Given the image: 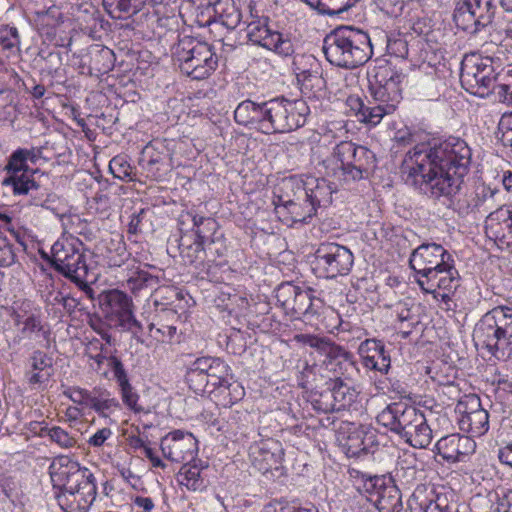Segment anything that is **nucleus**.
<instances>
[{"label": "nucleus", "instance_id": "obj_1", "mask_svg": "<svg viewBox=\"0 0 512 512\" xmlns=\"http://www.w3.org/2000/svg\"><path fill=\"white\" fill-rule=\"evenodd\" d=\"M409 178L420 191L454 211L461 212L463 178L471 162V150L465 141L450 138L429 147H416L409 156Z\"/></svg>", "mask_w": 512, "mask_h": 512}, {"label": "nucleus", "instance_id": "obj_2", "mask_svg": "<svg viewBox=\"0 0 512 512\" xmlns=\"http://www.w3.org/2000/svg\"><path fill=\"white\" fill-rule=\"evenodd\" d=\"M49 474L57 502L63 512H87L97 496L93 473L68 456L56 457L49 466Z\"/></svg>", "mask_w": 512, "mask_h": 512}, {"label": "nucleus", "instance_id": "obj_3", "mask_svg": "<svg viewBox=\"0 0 512 512\" xmlns=\"http://www.w3.org/2000/svg\"><path fill=\"white\" fill-rule=\"evenodd\" d=\"M323 53L333 66L352 70L366 64L373 56L369 34L354 26H339L323 40Z\"/></svg>", "mask_w": 512, "mask_h": 512}, {"label": "nucleus", "instance_id": "obj_4", "mask_svg": "<svg viewBox=\"0 0 512 512\" xmlns=\"http://www.w3.org/2000/svg\"><path fill=\"white\" fill-rule=\"evenodd\" d=\"M376 420L412 447L426 448L432 441V430L424 413L413 405L393 402L377 415Z\"/></svg>", "mask_w": 512, "mask_h": 512}, {"label": "nucleus", "instance_id": "obj_5", "mask_svg": "<svg viewBox=\"0 0 512 512\" xmlns=\"http://www.w3.org/2000/svg\"><path fill=\"white\" fill-rule=\"evenodd\" d=\"M320 165L327 176H338L345 182L368 178L376 168L375 154L365 146L341 141Z\"/></svg>", "mask_w": 512, "mask_h": 512}, {"label": "nucleus", "instance_id": "obj_6", "mask_svg": "<svg viewBox=\"0 0 512 512\" xmlns=\"http://www.w3.org/2000/svg\"><path fill=\"white\" fill-rule=\"evenodd\" d=\"M473 337L491 355L512 358V306L499 305L486 312L475 325Z\"/></svg>", "mask_w": 512, "mask_h": 512}, {"label": "nucleus", "instance_id": "obj_7", "mask_svg": "<svg viewBox=\"0 0 512 512\" xmlns=\"http://www.w3.org/2000/svg\"><path fill=\"white\" fill-rule=\"evenodd\" d=\"M172 56L180 71L194 80L208 78L218 66L213 47L188 35L179 37L172 47Z\"/></svg>", "mask_w": 512, "mask_h": 512}, {"label": "nucleus", "instance_id": "obj_8", "mask_svg": "<svg viewBox=\"0 0 512 512\" xmlns=\"http://www.w3.org/2000/svg\"><path fill=\"white\" fill-rule=\"evenodd\" d=\"M310 108L302 99L275 97L266 101L265 134L287 133L305 125Z\"/></svg>", "mask_w": 512, "mask_h": 512}, {"label": "nucleus", "instance_id": "obj_9", "mask_svg": "<svg viewBox=\"0 0 512 512\" xmlns=\"http://www.w3.org/2000/svg\"><path fill=\"white\" fill-rule=\"evenodd\" d=\"M231 371L229 365L222 359L202 356L192 361L185 371V381L194 393L201 396L216 394L221 383H227Z\"/></svg>", "mask_w": 512, "mask_h": 512}, {"label": "nucleus", "instance_id": "obj_10", "mask_svg": "<svg viewBox=\"0 0 512 512\" xmlns=\"http://www.w3.org/2000/svg\"><path fill=\"white\" fill-rule=\"evenodd\" d=\"M99 306L108 325L122 331L130 332L138 341L143 333V325L135 318L134 304L125 292L112 289L102 292Z\"/></svg>", "mask_w": 512, "mask_h": 512}, {"label": "nucleus", "instance_id": "obj_11", "mask_svg": "<svg viewBox=\"0 0 512 512\" xmlns=\"http://www.w3.org/2000/svg\"><path fill=\"white\" fill-rule=\"evenodd\" d=\"M460 82L466 91L475 96H488L493 89L498 87L499 94L503 97L500 71H495L493 60L490 57L475 55L465 57L461 63Z\"/></svg>", "mask_w": 512, "mask_h": 512}, {"label": "nucleus", "instance_id": "obj_12", "mask_svg": "<svg viewBox=\"0 0 512 512\" xmlns=\"http://www.w3.org/2000/svg\"><path fill=\"white\" fill-rule=\"evenodd\" d=\"M52 267L70 279L93 299V289L85 281L88 272L85 255L74 244L55 243L52 247Z\"/></svg>", "mask_w": 512, "mask_h": 512}, {"label": "nucleus", "instance_id": "obj_13", "mask_svg": "<svg viewBox=\"0 0 512 512\" xmlns=\"http://www.w3.org/2000/svg\"><path fill=\"white\" fill-rule=\"evenodd\" d=\"M360 491L366 494L368 501L373 503L379 512H401V492L393 478L389 475H369L361 473Z\"/></svg>", "mask_w": 512, "mask_h": 512}, {"label": "nucleus", "instance_id": "obj_14", "mask_svg": "<svg viewBox=\"0 0 512 512\" xmlns=\"http://www.w3.org/2000/svg\"><path fill=\"white\" fill-rule=\"evenodd\" d=\"M496 11L493 0H458L453 20L458 28L476 34L492 24Z\"/></svg>", "mask_w": 512, "mask_h": 512}, {"label": "nucleus", "instance_id": "obj_15", "mask_svg": "<svg viewBox=\"0 0 512 512\" xmlns=\"http://www.w3.org/2000/svg\"><path fill=\"white\" fill-rule=\"evenodd\" d=\"M245 23L247 37L253 44L274 51L283 57L290 56L294 53V47L290 38L271 29L268 24V17L256 16L251 10Z\"/></svg>", "mask_w": 512, "mask_h": 512}, {"label": "nucleus", "instance_id": "obj_16", "mask_svg": "<svg viewBox=\"0 0 512 512\" xmlns=\"http://www.w3.org/2000/svg\"><path fill=\"white\" fill-rule=\"evenodd\" d=\"M283 189L286 192L277 196V200L274 201L277 213H281V209L286 210L293 222L304 223L316 215L317 211L307 196L302 180L296 178L284 180Z\"/></svg>", "mask_w": 512, "mask_h": 512}, {"label": "nucleus", "instance_id": "obj_17", "mask_svg": "<svg viewBox=\"0 0 512 512\" xmlns=\"http://www.w3.org/2000/svg\"><path fill=\"white\" fill-rule=\"evenodd\" d=\"M354 263L353 253L346 246L334 242L321 243L315 251V270L325 278L347 275Z\"/></svg>", "mask_w": 512, "mask_h": 512}, {"label": "nucleus", "instance_id": "obj_18", "mask_svg": "<svg viewBox=\"0 0 512 512\" xmlns=\"http://www.w3.org/2000/svg\"><path fill=\"white\" fill-rule=\"evenodd\" d=\"M449 262H453L452 255L437 243L421 244L409 258V265L417 274V282L436 275V271L446 267Z\"/></svg>", "mask_w": 512, "mask_h": 512}, {"label": "nucleus", "instance_id": "obj_19", "mask_svg": "<svg viewBox=\"0 0 512 512\" xmlns=\"http://www.w3.org/2000/svg\"><path fill=\"white\" fill-rule=\"evenodd\" d=\"M337 441L348 457H360L378 445L375 431L364 425L343 422L337 430Z\"/></svg>", "mask_w": 512, "mask_h": 512}, {"label": "nucleus", "instance_id": "obj_20", "mask_svg": "<svg viewBox=\"0 0 512 512\" xmlns=\"http://www.w3.org/2000/svg\"><path fill=\"white\" fill-rule=\"evenodd\" d=\"M461 414L459 426L463 431L470 432L473 436H482L489 429V414L482 408L480 398L477 395L466 396L456 406Z\"/></svg>", "mask_w": 512, "mask_h": 512}, {"label": "nucleus", "instance_id": "obj_21", "mask_svg": "<svg viewBox=\"0 0 512 512\" xmlns=\"http://www.w3.org/2000/svg\"><path fill=\"white\" fill-rule=\"evenodd\" d=\"M4 170L8 176L3 180V185L12 186L14 194L28 193L31 188H37V182L31 178L37 170L29 168L18 149L11 153Z\"/></svg>", "mask_w": 512, "mask_h": 512}, {"label": "nucleus", "instance_id": "obj_22", "mask_svg": "<svg viewBox=\"0 0 512 512\" xmlns=\"http://www.w3.org/2000/svg\"><path fill=\"white\" fill-rule=\"evenodd\" d=\"M160 447L165 458L180 463L193 458L197 440L190 432L175 430L162 438Z\"/></svg>", "mask_w": 512, "mask_h": 512}, {"label": "nucleus", "instance_id": "obj_23", "mask_svg": "<svg viewBox=\"0 0 512 512\" xmlns=\"http://www.w3.org/2000/svg\"><path fill=\"white\" fill-rule=\"evenodd\" d=\"M485 234L501 249L512 247V208L500 207L485 220Z\"/></svg>", "mask_w": 512, "mask_h": 512}, {"label": "nucleus", "instance_id": "obj_24", "mask_svg": "<svg viewBox=\"0 0 512 512\" xmlns=\"http://www.w3.org/2000/svg\"><path fill=\"white\" fill-rule=\"evenodd\" d=\"M435 448L443 460L456 463L466 461L467 457L475 452L476 443L471 437L450 434L438 440Z\"/></svg>", "mask_w": 512, "mask_h": 512}, {"label": "nucleus", "instance_id": "obj_25", "mask_svg": "<svg viewBox=\"0 0 512 512\" xmlns=\"http://www.w3.org/2000/svg\"><path fill=\"white\" fill-rule=\"evenodd\" d=\"M362 365L369 369L387 374L391 367L390 354L381 340L371 338L362 341L358 347Z\"/></svg>", "mask_w": 512, "mask_h": 512}, {"label": "nucleus", "instance_id": "obj_26", "mask_svg": "<svg viewBox=\"0 0 512 512\" xmlns=\"http://www.w3.org/2000/svg\"><path fill=\"white\" fill-rule=\"evenodd\" d=\"M115 60L112 49L101 44H92L82 59V65L88 67L89 75L99 77L113 70Z\"/></svg>", "mask_w": 512, "mask_h": 512}, {"label": "nucleus", "instance_id": "obj_27", "mask_svg": "<svg viewBox=\"0 0 512 512\" xmlns=\"http://www.w3.org/2000/svg\"><path fill=\"white\" fill-rule=\"evenodd\" d=\"M234 119L239 125L265 133L266 101L257 103L246 99L240 102L234 111Z\"/></svg>", "mask_w": 512, "mask_h": 512}, {"label": "nucleus", "instance_id": "obj_28", "mask_svg": "<svg viewBox=\"0 0 512 512\" xmlns=\"http://www.w3.org/2000/svg\"><path fill=\"white\" fill-rule=\"evenodd\" d=\"M402 75L393 72L389 78L376 80L375 83H370L369 92L373 99L380 104H393V111H395L397 104L402 99L400 84Z\"/></svg>", "mask_w": 512, "mask_h": 512}, {"label": "nucleus", "instance_id": "obj_29", "mask_svg": "<svg viewBox=\"0 0 512 512\" xmlns=\"http://www.w3.org/2000/svg\"><path fill=\"white\" fill-rule=\"evenodd\" d=\"M446 267L436 271V275H431L427 279L418 281L420 288L426 293H434L436 289L447 291L456 290L460 285V276L455 268L454 261L449 262Z\"/></svg>", "mask_w": 512, "mask_h": 512}, {"label": "nucleus", "instance_id": "obj_30", "mask_svg": "<svg viewBox=\"0 0 512 512\" xmlns=\"http://www.w3.org/2000/svg\"><path fill=\"white\" fill-rule=\"evenodd\" d=\"M212 15L209 22L220 23L229 30L236 29L243 18V15L234 0H216L212 6Z\"/></svg>", "mask_w": 512, "mask_h": 512}, {"label": "nucleus", "instance_id": "obj_31", "mask_svg": "<svg viewBox=\"0 0 512 512\" xmlns=\"http://www.w3.org/2000/svg\"><path fill=\"white\" fill-rule=\"evenodd\" d=\"M302 182L307 191V196L316 210L321 207H327L332 203V194L335 191L332 183L324 178L313 176H308Z\"/></svg>", "mask_w": 512, "mask_h": 512}, {"label": "nucleus", "instance_id": "obj_32", "mask_svg": "<svg viewBox=\"0 0 512 512\" xmlns=\"http://www.w3.org/2000/svg\"><path fill=\"white\" fill-rule=\"evenodd\" d=\"M327 367L344 381L351 380L358 373L357 362L351 352L342 346H339L335 352L327 359Z\"/></svg>", "mask_w": 512, "mask_h": 512}, {"label": "nucleus", "instance_id": "obj_33", "mask_svg": "<svg viewBox=\"0 0 512 512\" xmlns=\"http://www.w3.org/2000/svg\"><path fill=\"white\" fill-rule=\"evenodd\" d=\"M297 80L301 84V92L307 97H322L326 92L327 82L322 76L321 69L316 66V69L302 70L297 73Z\"/></svg>", "mask_w": 512, "mask_h": 512}, {"label": "nucleus", "instance_id": "obj_34", "mask_svg": "<svg viewBox=\"0 0 512 512\" xmlns=\"http://www.w3.org/2000/svg\"><path fill=\"white\" fill-rule=\"evenodd\" d=\"M144 0H102L104 10L112 19H127L144 9Z\"/></svg>", "mask_w": 512, "mask_h": 512}, {"label": "nucleus", "instance_id": "obj_35", "mask_svg": "<svg viewBox=\"0 0 512 512\" xmlns=\"http://www.w3.org/2000/svg\"><path fill=\"white\" fill-rule=\"evenodd\" d=\"M185 217L189 218L193 223L195 238L206 242L216 237L218 223L214 218L200 216L193 211H189L186 214L181 215V223L184 222Z\"/></svg>", "mask_w": 512, "mask_h": 512}, {"label": "nucleus", "instance_id": "obj_36", "mask_svg": "<svg viewBox=\"0 0 512 512\" xmlns=\"http://www.w3.org/2000/svg\"><path fill=\"white\" fill-rule=\"evenodd\" d=\"M336 412L350 407L357 399L358 392L341 377L330 379Z\"/></svg>", "mask_w": 512, "mask_h": 512}, {"label": "nucleus", "instance_id": "obj_37", "mask_svg": "<svg viewBox=\"0 0 512 512\" xmlns=\"http://www.w3.org/2000/svg\"><path fill=\"white\" fill-rule=\"evenodd\" d=\"M160 278L150 274L148 271L138 269L131 274L126 281V287L134 295H139L142 291L152 293L159 289Z\"/></svg>", "mask_w": 512, "mask_h": 512}, {"label": "nucleus", "instance_id": "obj_38", "mask_svg": "<svg viewBox=\"0 0 512 512\" xmlns=\"http://www.w3.org/2000/svg\"><path fill=\"white\" fill-rule=\"evenodd\" d=\"M177 480L190 491H203L207 487L202 468L195 464H184L177 474Z\"/></svg>", "mask_w": 512, "mask_h": 512}, {"label": "nucleus", "instance_id": "obj_39", "mask_svg": "<svg viewBox=\"0 0 512 512\" xmlns=\"http://www.w3.org/2000/svg\"><path fill=\"white\" fill-rule=\"evenodd\" d=\"M204 243L198 238L191 239L188 236H182L179 242L180 256L186 264L193 265L197 262H205Z\"/></svg>", "mask_w": 512, "mask_h": 512}, {"label": "nucleus", "instance_id": "obj_40", "mask_svg": "<svg viewBox=\"0 0 512 512\" xmlns=\"http://www.w3.org/2000/svg\"><path fill=\"white\" fill-rule=\"evenodd\" d=\"M324 389L318 390L317 388L312 389L308 394V401L312 405L313 409L320 413H332L336 412L334 397L332 392V386L330 379L326 382Z\"/></svg>", "mask_w": 512, "mask_h": 512}, {"label": "nucleus", "instance_id": "obj_41", "mask_svg": "<svg viewBox=\"0 0 512 512\" xmlns=\"http://www.w3.org/2000/svg\"><path fill=\"white\" fill-rule=\"evenodd\" d=\"M226 380L227 383H221L217 388L216 394L212 395L214 397H222V405L230 407L243 399L245 390L238 381L233 380L230 372Z\"/></svg>", "mask_w": 512, "mask_h": 512}, {"label": "nucleus", "instance_id": "obj_42", "mask_svg": "<svg viewBox=\"0 0 512 512\" xmlns=\"http://www.w3.org/2000/svg\"><path fill=\"white\" fill-rule=\"evenodd\" d=\"M288 311H291L293 315L297 316L316 314L318 307H314V300L311 295V290H302L299 287Z\"/></svg>", "mask_w": 512, "mask_h": 512}, {"label": "nucleus", "instance_id": "obj_43", "mask_svg": "<svg viewBox=\"0 0 512 512\" xmlns=\"http://www.w3.org/2000/svg\"><path fill=\"white\" fill-rule=\"evenodd\" d=\"M89 402L88 407L101 417H108L109 412L119 407L118 401L115 398H111L108 391L102 389H94Z\"/></svg>", "mask_w": 512, "mask_h": 512}, {"label": "nucleus", "instance_id": "obj_44", "mask_svg": "<svg viewBox=\"0 0 512 512\" xmlns=\"http://www.w3.org/2000/svg\"><path fill=\"white\" fill-rule=\"evenodd\" d=\"M393 112V104H380L377 102L374 105H366L359 121L371 126H376L385 115L392 114Z\"/></svg>", "mask_w": 512, "mask_h": 512}, {"label": "nucleus", "instance_id": "obj_45", "mask_svg": "<svg viewBox=\"0 0 512 512\" xmlns=\"http://www.w3.org/2000/svg\"><path fill=\"white\" fill-rule=\"evenodd\" d=\"M40 436H48L50 440L64 449L72 448L76 445V439L66 430L59 426L48 427L47 425L40 430Z\"/></svg>", "mask_w": 512, "mask_h": 512}, {"label": "nucleus", "instance_id": "obj_46", "mask_svg": "<svg viewBox=\"0 0 512 512\" xmlns=\"http://www.w3.org/2000/svg\"><path fill=\"white\" fill-rule=\"evenodd\" d=\"M0 46L10 53L19 51L20 35L16 27L0 25Z\"/></svg>", "mask_w": 512, "mask_h": 512}, {"label": "nucleus", "instance_id": "obj_47", "mask_svg": "<svg viewBox=\"0 0 512 512\" xmlns=\"http://www.w3.org/2000/svg\"><path fill=\"white\" fill-rule=\"evenodd\" d=\"M38 21L42 28L47 27V35L53 34V30L63 23V14L56 6H51L45 11L37 13Z\"/></svg>", "mask_w": 512, "mask_h": 512}, {"label": "nucleus", "instance_id": "obj_48", "mask_svg": "<svg viewBox=\"0 0 512 512\" xmlns=\"http://www.w3.org/2000/svg\"><path fill=\"white\" fill-rule=\"evenodd\" d=\"M259 452L263 455V461L266 462V466L261 469L269 470L273 465H277L281 462L282 450L277 441L267 440L259 447Z\"/></svg>", "mask_w": 512, "mask_h": 512}, {"label": "nucleus", "instance_id": "obj_49", "mask_svg": "<svg viewBox=\"0 0 512 512\" xmlns=\"http://www.w3.org/2000/svg\"><path fill=\"white\" fill-rule=\"evenodd\" d=\"M317 370V365H309L307 362H305L302 370L297 375L298 387L305 390L306 393H309L312 389L317 388Z\"/></svg>", "mask_w": 512, "mask_h": 512}, {"label": "nucleus", "instance_id": "obj_50", "mask_svg": "<svg viewBox=\"0 0 512 512\" xmlns=\"http://www.w3.org/2000/svg\"><path fill=\"white\" fill-rule=\"evenodd\" d=\"M205 261L213 263L217 258L224 256L226 247L222 236H216L204 243Z\"/></svg>", "mask_w": 512, "mask_h": 512}, {"label": "nucleus", "instance_id": "obj_51", "mask_svg": "<svg viewBox=\"0 0 512 512\" xmlns=\"http://www.w3.org/2000/svg\"><path fill=\"white\" fill-rule=\"evenodd\" d=\"M360 0H322V15L336 16L348 11Z\"/></svg>", "mask_w": 512, "mask_h": 512}, {"label": "nucleus", "instance_id": "obj_52", "mask_svg": "<svg viewBox=\"0 0 512 512\" xmlns=\"http://www.w3.org/2000/svg\"><path fill=\"white\" fill-rule=\"evenodd\" d=\"M377 8L390 17H399L402 15L405 0H374Z\"/></svg>", "mask_w": 512, "mask_h": 512}, {"label": "nucleus", "instance_id": "obj_53", "mask_svg": "<svg viewBox=\"0 0 512 512\" xmlns=\"http://www.w3.org/2000/svg\"><path fill=\"white\" fill-rule=\"evenodd\" d=\"M298 286L291 283H283L276 290V299L283 309L288 311L291 302L298 291Z\"/></svg>", "mask_w": 512, "mask_h": 512}, {"label": "nucleus", "instance_id": "obj_54", "mask_svg": "<svg viewBox=\"0 0 512 512\" xmlns=\"http://www.w3.org/2000/svg\"><path fill=\"white\" fill-rule=\"evenodd\" d=\"M31 371L48 372L52 373V358L45 352L36 350L33 352L31 358Z\"/></svg>", "mask_w": 512, "mask_h": 512}, {"label": "nucleus", "instance_id": "obj_55", "mask_svg": "<svg viewBox=\"0 0 512 512\" xmlns=\"http://www.w3.org/2000/svg\"><path fill=\"white\" fill-rule=\"evenodd\" d=\"M38 57L45 62L44 69L46 70L47 74L50 76H55L61 66V54L59 52H45L41 50L38 53Z\"/></svg>", "mask_w": 512, "mask_h": 512}, {"label": "nucleus", "instance_id": "obj_56", "mask_svg": "<svg viewBox=\"0 0 512 512\" xmlns=\"http://www.w3.org/2000/svg\"><path fill=\"white\" fill-rule=\"evenodd\" d=\"M108 361H109V366L111 367L114 377H115L117 383L119 384L121 390L127 389L128 387H130L131 384L129 383L127 373L124 369V366H123V363L121 362V360L119 358H117L116 356H110L108 358Z\"/></svg>", "mask_w": 512, "mask_h": 512}, {"label": "nucleus", "instance_id": "obj_57", "mask_svg": "<svg viewBox=\"0 0 512 512\" xmlns=\"http://www.w3.org/2000/svg\"><path fill=\"white\" fill-rule=\"evenodd\" d=\"M15 321L17 325H23V334L38 332L42 329L40 316L36 314H30L24 319L20 314H17Z\"/></svg>", "mask_w": 512, "mask_h": 512}, {"label": "nucleus", "instance_id": "obj_58", "mask_svg": "<svg viewBox=\"0 0 512 512\" xmlns=\"http://www.w3.org/2000/svg\"><path fill=\"white\" fill-rule=\"evenodd\" d=\"M387 51L389 54L405 59L408 57L409 48L407 40L403 38H389L387 42Z\"/></svg>", "mask_w": 512, "mask_h": 512}, {"label": "nucleus", "instance_id": "obj_59", "mask_svg": "<svg viewBox=\"0 0 512 512\" xmlns=\"http://www.w3.org/2000/svg\"><path fill=\"white\" fill-rule=\"evenodd\" d=\"M339 346L340 345L332 342L328 337L315 336L311 348H314L329 359Z\"/></svg>", "mask_w": 512, "mask_h": 512}, {"label": "nucleus", "instance_id": "obj_60", "mask_svg": "<svg viewBox=\"0 0 512 512\" xmlns=\"http://www.w3.org/2000/svg\"><path fill=\"white\" fill-rule=\"evenodd\" d=\"M500 77L504 101L512 102V64H508L501 69Z\"/></svg>", "mask_w": 512, "mask_h": 512}, {"label": "nucleus", "instance_id": "obj_61", "mask_svg": "<svg viewBox=\"0 0 512 512\" xmlns=\"http://www.w3.org/2000/svg\"><path fill=\"white\" fill-rule=\"evenodd\" d=\"M14 96L12 92L0 91V118L8 119L15 112V106L13 104Z\"/></svg>", "mask_w": 512, "mask_h": 512}, {"label": "nucleus", "instance_id": "obj_62", "mask_svg": "<svg viewBox=\"0 0 512 512\" xmlns=\"http://www.w3.org/2000/svg\"><path fill=\"white\" fill-rule=\"evenodd\" d=\"M109 169L114 177L124 179L130 176V165L120 157H114L109 163Z\"/></svg>", "mask_w": 512, "mask_h": 512}, {"label": "nucleus", "instance_id": "obj_63", "mask_svg": "<svg viewBox=\"0 0 512 512\" xmlns=\"http://www.w3.org/2000/svg\"><path fill=\"white\" fill-rule=\"evenodd\" d=\"M1 491L14 502L18 497V482L12 477H4L0 480Z\"/></svg>", "mask_w": 512, "mask_h": 512}, {"label": "nucleus", "instance_id": "obj_64", "mask_svg": "<svg viewBox=\"0 0 512 512\" xmlns=\"http://www.w3.org/2000/svg\"><path fill=\"white\" fill-rule=\"evenodd\" d=\"M92 395L93 391H88L86 389L76 387L72 389V394L69 397L74 403L89 406V400Z\"/></svg>", "mask_w": 512, "mask_h": 512}]
</instances>
